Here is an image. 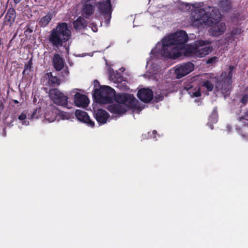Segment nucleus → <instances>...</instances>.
<instances>
[{"instance_id": "obj_1", "label": "nucleus", "mask_w": 248, "mask_h": 248, "mask_svg": "<svg viewBox=\"0 0 248 248\" xmlns=\"http://www.w3.org/2000/svg\"><path fill=\"white\" fill-rule=\"evenodd\" d=\"M189 40L186 32L180 31L170 34L162 40V44H157L152 50V54H159L163 57L176 59L182 53L185 55V44Z\"/></svg>"}, {"instance_id": "obj_2", "label": "nucleus", "mask_w": 248, "mask_h": 248, "mask_svg": "<svg viewBox=\"0 0 248 248\" xmlns=\"http://www.w3.org/2000/svg\"><path fill=\"white\" fill-rule=\"evenodd\" d=\"M113 99L118 104L109 105L107 109L110 112L116 114H124L129 107L135 105L136 102V99L132 94L123 93L116 94L115 92Z\"/></svg>"}, {"instance_id": "obj_3", "label": "nucleus", "mask_w": 248, "mask_h": 248, "mask_svg": "<svg viewBox=\"0 0 248 248\" xmlns=\"http://www.w3.org/2000/svg\"><path fill=\"white\" fill-rule=\"evenodd\" d=\"M201 4H194L189 5L188 4L182 5V8L184 11L191 10L190 19L192 24L197 27H200L203 24H209V16L203 8H201Z\"/></svg>"}, {"instance_id": "obj_4", "label": "nucleus", "mask_w": 248, "mask_h": 248, "mask_svg": "<svg viewBox=\"0 0 248 248\" xmlns=\"http://www.w3.org/2000/svg\"><path fill=\"white\" fill-rule=\"evenodd\" d=\"M71 34V31L67 23H59L56 28L52 31L49 40L53 46L59 47L62 46V43L70 39Z\"/></svg>"}, {"instance_id": "obj_5", "label": "nucleus", "mask_w": 248, "mask_h": 248, "mask_svg": "<svg viewBox=\"0 0 248 248\" xmlns=\"http://www.w3.org/2000/svg\"><path fill=\"white\" fill-rule=\"evenodd\" d=\"M209 8L212 9L209 20L210 22L209 24L206 25L211 27L210 32L213 36H218L223 33L226 27L224 23L219 21L221 18V15L219 11L214 8L209 7Z\"/></svg>"}, {"instance_id": "obj_6", "label": "nucleus", "mask_w": 248, "mask_h": 248, "mask_svg": "<svg viewBox=\"0 0 248 248\" xmlns=\"http://www.w3.org/2000/svg\"><path fill=\"white\" fill-rule=\"evenodd\" d=\"M207 41H200L194 45L187 46L185 51V55L187 57H196L202 58L208 54L212 50V47L206 46L208 44Z\"/></svg>"}, {"instance_id": "obj_7", "label": "nucleus", "mask_w": 248, "mask_h": 248, "mask_svg": "<svg viewBox=\"0 0 248 248\" xmlns=\"http://www.w3.org/2000/svg\"><path fill=\"white\" fill-rule=\"evenodd\" d=\"M114 90L108 86H101L96 88L93 93L95 101L100 104H108L113 102Z\"/></svg>"}, {"instance_id": "obj_8", "label": "nucleus", "mask_w": 248, "mask_h": 248, "mask_svg": "<svg viewBox=\"0 0 248 248\" xmlns=\"http://www.w3.org/2000/svg\"><path fill=\"white\" fill-rule=\"evenodd\" d=\"M52 65L56 71H61L62 77L66 78L69 74L68 68L65 66V62L63 57L58 54H55L52 58Z\"/></svg>"}, {"instance_id": "obj_9", "label": "nucleus", "mask_w": 248, "mask_h": 248, "mask_svg": "<svg viewBox=\"0 0 248 248\" xmlns=\"http://www.w3.org/2000/svg\"><path fill=\"white\" fill-rule=\"evenodd\" d=\"M96 6L100 14L105 16L106 24H109L112 13L110 0L98 1L96 3Z\"/></svg>"}, {"instance_id": "obj_10", "label": "nucleus", "mask_w": 248, "mask_h": 248, "mask_svg": "<svg viewBox=\"0 0 248 248\" xmlns=\"http://www.w3.org/2000/svg\"><path fill=\"white\" fill-rule=\"evenodd\" d=\"M49 96L57 105L66 107L67 104L68 97L60 92L57 89H52L49 90Z\"/></svg>"}, {"instance_id": "obj_11", "label": "nucleus", "mask_w": 248, "mask_h": 248, "mask_svg": "<svg viewBox=\"0 0 248 248\" xmlns=\"http://www.w3.org/2000/svg\"><path fill=\"white\" fill-rule=\"evenodd\" d=\"M95 0H82L81 1L82 15L85 18H89L94 11V5Z\"/></svg>"}, {"instance_id": "obj_12", "label": "nucleus", "mask_w": 248, "mask_h": 248, "mask_svg": "<svg viewBox=\"0 0 248 248\" xmlns=\"http://www.w3.org/2000/svg\"><path fill=\"white\" fill-rule=\"evenodd\" d=\"M194 68V64L191 62L184 63L178 66L175 69V73L177 78H181L187 75L193 70Z\"/></svg>"}, {"instance_id": "obj_13", "label": "nucleus", "mask_w": 248, "mask_h": 248, "mask_svg": "<svg viewBox=\"0 0 248 248\" xmlns=\"http://www.w3.org/2000/svg\"><path fill=\"white\" fill-rule=\"evenodd\" d=\"M138 97L140 100L144 102H150L153 97V91L149 89L143 88L139 91Z\"/></svg>"}, {"instance_id": "obj_14", "label": "nucleus", "mask_w": 248, "mask_h": 248, "mask_svg": "<svg viewBox=\"0 0 248 248\" xmlns=\"http://www.w3.org/2000/svg\"><path fill=\"white\" fill-rule=\"evenodd\" d=\"M231 88L232 83L223 80L217 82L216 85L217 90V91L221 90L222 93L224 94L225 97L230 94Z\"/></svg>"}, {"instance_id": "obj_15", "label": "nucleus", "mask_w": 248, "mask_h": 248, "mask_svg": "<svg viewBox=\"0 0 248 248\" xmlns=\"http://www.w3.org/2000/svg\"><path fill=\"white\" fill-rule=\"evenodd\" d=\"M75 115L79 121L86 123L88 126L92 127L94 126V122L90 119L86 112L81 110H77Z\"/></svg>"}, {"instance_id": "obj_16", "label": "nucleus", "mask_w": 248, "mask_h": 248, "mask_svg": "<svg viewBox=\"0 0 248 248\" xmlns=\"http://www.w3.org/2000/svg\"><path fill=\"white\" fill-rule=\"evenodd\" d=\"M74 102L77 107H86L89 103V100L85 95L77 93L74 96Z\"/></svg>"}, {"instance_id": "obj_17", "label": "nucleus", "mask_w": 248, "mask_h": 248, "mask_svg": "<svg viewBox=\"0 0 248 248\" xmlns=\"http://www.w3.org/2000/svg\"><path fill=\"white\" fill-rule=\"evenodd\" d=\"M46 76L48 80V84L52 87L59 86L62 81L66 79V78H63L62 77V75L60 78L56 76H54L52 72L47 73Z\"/></svg>"}, {"instance_id": "obj_18", "label": "nucleus", "mask_w": 248, "mask_h": 248, "mask_svg": "<svg viewBox=\"0 0 248 248\" xmlns=\"http://www.w3.org/2000/svg\"><path fill=\"white\" fill-rule=\"evenodd\" d=\"M108 113L103 109H98L95 115L96 121L101 124L107 123V119L108 118Z\"/></svg>"}, {"instance_id": "obj_19", "label": "nucleus", "mask_w": 248, "mask_h": 248, "mask_svg": "<svg viewBox=\"0 0 248 248\" xmlns=\"http://www.w3.org/2000/svg\"><path fill=\"white\" fill-rule=\"evenodd\" d=\"M16 12L13 8H9L4 17V23L11 25L15 20Z\"/></svg>"}, {"instance_id": "obj_20", "label": "nucleus", "mask_w": 248, "mask_h": 248, "mask_svg": "<svg viewBox=\"0 0 248 248\" xmlns=\"http://www.w3.org/2000/svg\"><path fill=\"white\" fill-rule=\"evenodd\" d=\"M218 6L223 12H228L232 7V2L230 0H221L219 1Z\"/></svg>"}, {"instance_id": "obj_21", "label": "nucleus", "mask_w": 248, "mask_h": 248, "mask_svg": "<svg viewBox=\"0 0 248 248\" xmlns=\"http://www.w3.org/2000/svg\"><path fill=\"white\" fill-rule=\"evenodd\" d=\"M73 26L76 30H81L86 27V21L84 18L79 16L73 22Z\"/></svg>"}, {"instance_id": "obj_22", "label": "nucleus", "mask_w": 248, "mask_h": 248, "mask_svg": "<svg viewBox=\"0 0 248 248\" xmlns=\"http://www.w3.org/2000/svg\"><path fill=\"white\" fill-rule=\"evenodd\" d=\"M53 16V13L49 12L46 16L42 17L39 21V25L41 27H45L49 23Z\"/></svg>"}, {"instance_id": "obj_23", "label": "nucleus", "mask_w": 248, "mask_h": 248, "mask_svg": "<svg viewBox=\"0 0 248 248\" xmlns=\"http://www.w3.org/2000/svg\"><path fill=\"white\" fill-rule=\"evenodd\" d=\"M188 92V93L192 96L199 97L201 95V92L199 88H193L192 87L185 88Z\"/></svg>"}, {"instance_id": "obj_24", "label": "nucleus", "mask_w": 248, "mask_h": 248, "mask_svg": "<svg viewBox=\"0 0 248 248\" xmlns=\"http://www.w3.org/2000/svg\"><path fill=\"white\" fill-rule=\"evenodd\" d=\"M213 80L214 79H213L212 80H206L203 81L202 83V87L206 88L207 91L211 92L214 88V84L213 83Z\"/></svg>"}, {"instance_id": "obj_25", "label": "nucleus", "mask_w": 248, "mask_h": 248, "mask_svg": "<svg viewBox=\"0 0 248 248\" xmlns=\"http://www.w3.org/2000/svg\"><path fill=\"white\" fill-rule=\"evenodd\" d=\"M32 63L31 60H30L27 63L25 64L24 66V69L22 72L23 75H28L30 72Z\"/></svg>"}, {"instance_id": "obj_26", "label": "nucleus", "mask_w": 248, "mask_h": 248, "mask_svg": "<svg viewBox=\"0 0 248 248\" xmlns=\"http://www.w3.org/2000/svg\"><path fill=\"white\" fill-rule=\"evenodd\" d=\"M40 112H41L40 108H36L34 110L33 112L31 115L30 118L31 119L38 118L39 117V116H40Z\"/></svg>"}, {"instance_id": "obj_27", "label": "nucleus", "mask_w": 248, "mask_h": 248, "mask_svg": "<svg viewBox=\"0 0 248 248\" xmlns=\"http://www.w3.org/2000/svg\"><path fill=\"white\" fill-rule=\"evenodd\" d=\"M59 116L63 120H67L70 119L71 117V115L69 113L64 111L60 112L59 113Z\"/></svg>"}, {"instance_id": "obj_28", "label": "nucleus", "mask_w": 248, "mask_h": 248, "mask_svg": "<svg viewBox=\"0 0 248 248\" xmlns=\"http://www.w3.org/2000/svg\"><path fill=\"white\" fill-rule=\"evenodd\" d=\"M210 122L216 123L217 122V115L216 112H213L209 119Z\"/></svg>"}, {"instance_id": "obj_29", "label": "nucleus", "mask_w": 248, "mask_h": 248, "mask_svg": "<svg viewBox=\"0 0 248 248\" xmlns=\"http://www.w3.org/2000/svg\"><path fill=\"white\" fill-rule=\"evenodd\" d=\"M232 69H230V70L228 73V75H227L226 78L224 79H223V80L226 81L227 82L232 83Z\"/></svg>"}, {"instance_id": "obj_30", "label": "nucleus", "mask_w": 248, "mask_h": 248, "mask_svg": "<svg viewBox=\"0 0 248 248\" xmlns=\"http://www.w3.org/2000/svg\"><path fill=\"white\" fill-rule=\"evenodd\" d=\"M45 119L47 120L49 122H53L55 119H56V115H54L53 117H51V118L49 117V114L46 113L45 115Z\"/></svg>"}, {"instance_id": "obj_31", "label": "nucleus", "mask_w": 248, "mask_h": 248, "mask_svg": "<svg viewBox=\"0 0 248 248\" xmlns=\"http://www.w3.org/2000/svg\"><path fill=\"white\" fill-rule=\"evenodd\" d=\"M239 121L242 122L244 126L248 125V119H245L244 117H241L238 118Z\"/></svg>"}, {"instance_id": "obj_32", "label": "nucleus", "mask_w": 248, "mask_h": 248, "mask_svg": "<svg viewBox=\"0 0 248 248\" xmlns=\"http://www.w3.org/2000/svg\"><path fill=\"white\" fill-rule=\"evenodd\" d=\"M15 121V118L14 117H11L10 121H8L6 122L7 125L11 127L13 125V122Z\"/></svg>"}, {"instance_id": "obj_33", "label": "nucleus", "mask_w": 248, "mask_h": 248, "mask_svg": "<svg viewBox=\"0 0 248 248\" xmlns=\"http://www.w3.org/2000/svg\"><path fill=\"white\" fill-rule=\"evenodd\" d=\"M27 117L26 114L25 113H22L19 116H18V120L23 121H24Z\"/></svg>"}, {"instance_id": "obj_34", "label": "nucleus", "mask_w": 248, "mask_h": 248, "mask_svg": "<svg viewBox=\"0 0 248 248\" xmlns=\"http://www.w3.org/2000/svg\"><path fill=\"white\" fill-rule=\"evenodd\" d=\"M248 97L247 95H245L243 96L242 99H241V102L244 104H246L248 102Z\"/></svg>"}, {"instance_id": "obj_35", "label": "nucleus", "mask_w": 248, "mask_h": 248, "mask_svg": "<svg viewBox=\"0 0 248 248\" xmlns=\"http://www.w3.org/2000/svg\"><path fill=\"white\" fill-rule=\"evenodd\" d=\"M216 59H217V58L216 57H212V58L209 59L206 62L207 63H212L216 61Z\"/></svg>"}, {"instance_id": "obj_36", "label": "nucleus", "mask_w": 248, "mask_h": 248, "mask_svg": "<svg viewBox=\"0 0 248 248\" xmlns=\"http://www.w3.org/2000/svg\"><path fill=\"white\" fill-rule=\"evenodd\" d=\"M93 84H94V87H95V88H97V87H101L100 86L99 81L97 80H96V79L94 80Z\"/></svg>"}, {"instance_id": "obj_37", "label": "nucleus", "mask_w": 248, "mask_h": 248, "mask_svg": "<svg viewBox=\"0 0 248 248\" xmlns=\"http://www.w3.org/2000/svg\"><path fill=\"white\" fill-rule=\"evenodd\" d=\"M195 37H196V35L193 33L190 34L189 36H188L189 40H190V39L192 40V39H195Z\"/></svg>"}, {"instance_id": "obj_38", "label": "nucleus", "mask_w": 248, "mask_h": 248, "mask_svg": "<svg viewBox=\"0 0 248 248\" xmlns=\"http://www.w3.org/2000/svg\"><path fill=\"white\" fill-rule=\"evenodd\" d=\"M25 32L30 33L32 32V30L29 27H27L25 30Z\"/></svg>"}, {"instance_id": "obj_39", "label": "nucleus", "mask_w": 248, "mask_h": 248, "mask_svg": "<svg viewBox=\"0 0 248 248\" xmlns=\"http://www.w3.org/2000/svg\"><path fill=\"white\" fill-rule=\"evenodd\" d=\"M164 95L163 94L160 93L159 95H158V96L157 97V98L159 100H162L163 98Z\"/></svg>"}, {"instance_id": "obj_40", "label": "nucleus", "mask_w": 248, "mask_h": 248, "mask_svg": "<svg viewBox=\"0 0 248 248\" xmlns=\"http://www.w3.org/2000/svg\"><path fill=\"white\" fill-rule=\"evenodd\" d=\"M21 1V0H14V2L15 4H18Z\"/></svg>"}, {"instance_id": "obj_41", "label": "nucleus", "mask_w": 248, "mask_h": 248, "mask_svg": "<svg viewBox=\"0 0 248 248\" xmlns=\"http://www.w3.org/2000/svg\"><path fill=\"white\" fill-rule=\"evenodd\" d=\"M208 125H209V127L211 129H213V125L211 124L210 123H208Z\"/></svg>"}, {"instance_id": "obj_42", "label": "nucleus", "mask_w": 248, "mask_h": 248, "mask_svg": "<svg viewBox=\"0 0 248 248\" xmlns=\"http://www.w3.org/2000/svg\"><path fill=\"white\" fill-rule=\"evenodd\" d=\"M22 124L27 125L29 124V122L28 121H23L22 122Z\"/></svg>"}, {"instance_id": "obj_43", "label": "nucleus", "mask_w": 248, "mask_h": 248, "mask_svg": "<svg viewBox=\"0 0 248 248\" xmlns=\"http://www.w3.org/2000/svg\"><path fill=\"white\" fill-rule=\"evenodd\" d=\"M245 116L248 117V109L247 110V111L245 112Z\"/></svg>"}, {"instance_id": "obj_44", "label": "nucleus", "mask_w": 248, "mask_h": 248, "mask_svg": "<svg viewBox=\"0 0 248 248\" xmlns=\"http://www.w3.org/2000/svg\"><path fill=\"white\" fill-rule=\"evenodd\" d=\"M13 102L15 103V104H18L19 103V102L16 100H13Z\"/></svg>"}, {"instance_id": "obj_45", "label": "nucleus", "mask_w": 248, "mask_h": 248, "mask_svg": "<svg viewBox=\"0 0 248 248\" xmlns=\"http://www.w3.org/2000/svg\"><path fill=\"white\" fill-rule=\"evenodd\" d=\"M150 63H151V62H150V61H147V64H149Z\"/></svg>"}]
</instances>
